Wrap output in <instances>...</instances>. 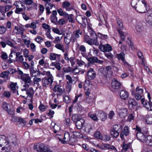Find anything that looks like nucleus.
I'll return each mask as SVG.
<instances>
[{
    "mask_svg": "<svg viewBox=\"0 0 152 152\" xmlns=\"http://www.w3.org/2000/svg\"><path fill=\"white\" fill-rule=\"evenodd\" d=\"M128 102L129 105H131L132 106H135L137 105V102L135 100L131 98H130L128 100Z\"/></svg>",
    "mask_w": 152,
    "mask_h": 152,
    "instance_id": "473e14b6",
    "label": "nucleus"
},
{
    "mask_svg": "<svg viewBox=\"0 0 152 152\" xmlns=\"http://www.w3.org/2000/svg\"><path fill=\"white\" fill-rule=\"evenodd\" d=\"M8 74H12L17 72V70L15 69H12L11 68H9L8 70H7Z\"/></svg>",
    "mask_w": 152,
    "mask_h": 152,
    "instance_id": "09e8293b",
    "label": "nucleus"
},
{
    "mask_svg": "<svg viewBox=\"0 0 152 152\" xmlns=\"http://www.w3.org/2000/svg\"><path fill=\"white\" fill-rule=\"evenodd\" d=\"M116 56L118 60H123L125 58V54L124 52H122L119 54H117Z\"/></svg>",
    "mask_w": 152,
    "mask_h": 152,
    "instance_id": "c756f323",
    "label": "nucleus"
},
{
    "mask_svg": "<svg viewBox=\"0 0 152 152\" xmlns=\"http://www.w3.org/2000/svg\"><path fill=\"white\" fill-rule=\"evenodd\" d=\"M44 9V6L40 4L39 5V13L40 15H41L43 13Z\"/></svg>",
    "mask_w": 152,
    "mask_h": 152,
    "instance_id": "0e129e2a",
    "label": "nucleus"
},
{
    "mask_svg": "<svg viewBox=\"0 0 152 152\" xmlns=\"http://www.w3.org/2000/svg\"><path fill=\"white\" fill-rule=\"evenodd\" d=\"M88 61L91 63H97L100 64H102L104 62L102 60H99L97 57H92L88 58H87Z\"/></svg>",
    "mask_w": 152,
    "mask_h": 152,
    "instance_id": "4468645a",
    "label": "nucleus"
},
{
    "mask_svg": "<svg viewBox=\"0 0 152 152\" xmlns=\"http://www.w3.org/2000/svg\"><path fill=\"white\" fill-rule=\"evenodd\" d=\"M33 77H36L39 76L40 75V72L37 70L33 71V72L31 73Z\"/></svg>",
    "mask_w": 152,
    "mask_h": 152,
    "instance_id": "a18cd8bd",
    "label": "nucleus"
},
{
    "mask_svg": "<svg viewBox=\"0 0 152 152\" xmlns=\"http://www.w3.org/2000/svg\"><path fill=\"white\" fill-rule=\"evenodd\" d=\"M129 130L128 127L127 126H125L124 128L123 131H122L120 134V137L122 139L124 140V135L127 136L129 134Z\"/></svg>",
    "mask_w": 152,
    "mask_h": 152,
    "instance_id": "2eb2a0df",
    "label": "nucleus"
},
{
    "mask_svg": "<svg viewBox=\"0 0 152 152\" xmlns=\"http://www.w3.org/2000/svg\"><path fill=\"white\" fill-rule=\"evenodd\" d=\"M10 142L8 137L3 135H0V147L10 145Z\"/></svg>",
    "mask_w": 152,
    "mask_h": 152,
    "instance_id": "0eeeda50",
    "label": "nucleus"
},
{
    "mask_svg": "<svg viewBox=\"0 0 152 152\" xmlns=\"http://www.w3.org/2000/svg\"><path fill=\"white\" fill-rule=\"evenodd\" d=\"M90 117L94 121H97L98 120V119L96 115L91 114L90 115Z\"/></svg>",
    "mask_w": 152,
    "mask_h": 152,
    "instance_id": "e2e57ef3",
    "label": "nucleus"
},
{
    "mask_svg": "<svg viewBox=\"0 0 152 152\" xmlns=\"http://www.w3.org/2000/svg\"><path fill=\"white\" fill-rule=\"evenodd\" d=\"M111 86L112 88L116 91L121 88V84L117 80L114 79L111 82Z\"/></svg>",
    "mask_w": 152,
    "mask_h": 152,
    "instance_id": "9b49d317",
    "label": "nucleus"
},
{
    "mask_svg": "<svg viewBox=\"0 0 152 152\" xmlns=\"http://www.w3.org/2000/svg\"><path fill=\"white\" fill-rule=\"evenodd\" d=\"M85 122L84 120L83 119H81L76 123V126L77 129H82L84 126Z\"/></svg>",
    "mask_w": 152,
    "mask_h": 152,
    "instance_id": "dca6fc26",
    "label": "nucleus"
},
{
    "mask_svg": "<svg viewBox=\"0 0 152 152\" xmlns=\"http://www.w3.org/2000/svg\"><path fill=\"white\" fill-rule=\"evenodd\" d=\"M43 39L40 36H38L35 39V41H36L37 43L39 44L42 42V40Z\"/></svg>",
    "mask_w": 152,
    "mask_h": 152,
    "instance_id": "680f3d73",
    "label": "nucleus"
},
{
    "mask_svg": "<svg viewBox=\"0 0 152 152\" xmlns=\"http://www.w3.org/2000/svg\"><path fill=\"white\" fill-rule=\"evenodd\" d=\"M17 85V83H14L12 82L10 85V87L11 89L12 92L13 93H16V86Z\"/></svg>",
    "mask_w": 152,
    "mask_h": 152,
    "instance_id": "cd10ccee",
    "label": "nucleus"
},
{
    "mask_svg": "<svg viewBox=\"0 0 152 152\" xmlns=\"http://www.w3.org/2000/svg\"><path fill=\"white\" fill-rule=\"evenodd\" d=\"M9 146L3 147L1 148V152H15L11 149V147Z\"/></svg>",
    "mask_w": 152,
    "mask_h": 152,
    "instance_id": "b1692460",
    "label": "nucleus"
},
{
    "mask_svg": "<svg viewBox=\"0 0 152 152\" xmlns=\"http://www.w3.org/2000/svg\"><path fill=\"white\" fill-rule=\"evenodd\" d=\"M111 129L120 132L122 129V127L120 124L115 125Z\"/></svg>",
    "mask_w": 152,
    "mask_h": 152,
    "instance_id": "bb28decb",
    "label": "nucleus"
},
{
    "mask_svg": "<svg viewBox=\"0 0 152 152\" xmlns=\"http://www.w3.org/2000/svg\"><path fill=\"white\" fill-rule=\"evenodd\" d=\"M145 19L146 23L150 25H152V16L149 15H146Z\"/></svg>",
    "mask_w": 152,
    "mask_h": 152,
    "instance_id": "393cba45",
    "label": "nucleus"
},
{
    "mask_svg": "<svg viewBox=\"0 0 152 152\" xmlns=\"http://www.w3.org/2000/svg\"><path fill=\"white\" fill-rule=\"evenodd\" d=\"M9 66V65L7 64V63L5 62H3L2 63V67L3 69H7L8 67Z\"/></svg>",
    "mask_w": 152,
    "mask_h": 152,
    "instance_id": "774afa93",
    "label": "nucleus"
},
{
    "mask_svg": "<svg viewBox=\"0 0 152 152\" xmlns=\"http://www.w3.org/2000/svg\"><path fill=\"white\" fill-rule=\"evenodd\" d=\"M143 92V89L139 87H137L135 91H131V94L134 96L137 100H139L142 99V95Z\"/></svg>",
    "mask_w": 152,
    "mask_h": 152,
    "instance_id": "423d86ee",
    "label": "nucleus"
},
{
    "mask_svg": "<svg viewBox=\"0 0 152 152\" xmlns=\"http://www.w3.org/2000/svg\"><path fill=\"white\" fill-rule=\"evenodd\" d=\"M58 139L62 143L64 144H66L68 142L71 144L74 143L77 141L76 138L72 137V135L70 136V134L68 132H65L63 139H60L59 137Z\"/></svg>",
    "mask_w": 152,
    "mask_h": 152,
    "instance_id": "f03ea898",
    "label": "nucleus"
},
{
    "mask_svg": "<svg viewBox=\"0 0 152 152\" xmlns=\"http://www.w3.org/2000/svg\"><path fill=\"white\" fill-rule=\"evenodd\" d=\"M63 7L66 9V10H70V9L68 8L70 5V3L68 1H65L63 2Z\"/></svg>",
    "mask_w": 152,
    "mask_h": 152,
    "instance_id": "f704fd0d",
    "label": "nucleus"
},
{
    "mask_svg": "<svg viewBox=\"0 0 152 152\" xmlns=\"http://www.w3.org/2000/svg\"><path fill=\"white\" fill-rule=\"evenodd\" d=\"M87 75L88 79L93 80L95 77L96 74L93 69L91 68L88 71Z\"/></svg>",
    "mask_w": 152,
    "mask_h": 152,
    "instance_id": "f8f14e48",
    "label": "nucleus"
},
{
    "mask_svg": "<svg viewBox=\"0 0 152 152\" xmlns=\"http://www.w3.org/2000/svg\"><path fill=\"white\" fill-rule=\"evenodd\" d=\"M143 25L140 23H138L136 26V29L137 32L140 33L142 32L143 29Z\"/></svg>",
    "mask_w": 152,
    "mask_h": 152,
    "instance_id": "a878e982",
    "label": "nucleus"
},
{
    "mask_svg": "<svg viewBox=\"0 0 152 152\" xmlns=\"http://www.w3.org/2000/svg\"><path fill=\"white\" fill-rule=\"evenodd\" d=\"M136 135L137 139L142 142L144 141L146 137L142 132H137Z\"/></svg>",
    "mask_w": 152,
    "mask_h": 152,
    "instance_id": "aec40b11",
    "label": "nucleus"
},
{
    "mask_svg": "<svg viewBox=\"0 0 152 152\" xmlns=\"http://www.w3.org/2000/svg\"><path fill=\"white\" fill-rule=\"evenodd\" d=\"M50 30L49 29L47 31L46 33V35L48 37L49 39H53V38L51 36V35L50 34Z\"/></svg>",
    "mask_w": 152,
    "mask_h": 152,
    "instance_id": "052dcab7",
    "label": "nucleus"
},
{
    "mask_svg": "<svg viewBox=\"0 0 152 152\" xmlns=\"http://www.w3.org/2000/svg\"><path fill=\"white\" fill-rule=\"evenodd\" d=\"M82 32L79 29H78L75 32V36L76 38H78L80 37V35H81Z\"/></svg>",
    "mask_w": 152,
    "mask_h": 152,
    "instance_id": "de8ad7c7",
    "label": "nucleus"
},
{
    "mask_svg": "<svg viewBox=\"0 0 152 152\" xmlns=\"http://www.w3.org/2000/svg\"><path fill=\"white\" fill-rule=\"evenodd\" d=\"M16 121L20 123H23L25 125L26 123V121L25 120V119L20 117H17L16 118Z\"/></svg>",
    "mask_w": 152,
    "mask_h": 152,
    "instance_id": "58836bf2",
    "label": "nucleus"
},
{
    "mask_svg": "<svg viewBox=\"0 0 152 152\" xmlns=\"http://www.w3.org/2000/svg\"><path fill=\"white\" fill-rule=\"evenodd\" d=\"M12 7V6L10 5H7V6H5V8L4 10H5V12H3V13H2V15L4 16V18H5V15L4 13L6 12H7L8 11L10 8Z\"/></svg>",
    "mask_w": 152,
    "mask_h": 152,
    "instance_id": "3c124183",
    "label": "nucleus"
},
{
    "mask_svg": "<svg viewBox=\"0 0 152 152\" xmlns=\"http://www.w3.org/2000/svg\"><path fill=\"white\" fill-rule=\"evenodd\" d=\"M45 6V7H49L50 9H51L53 7H55V5L52 3H46Z\"/></svg>",
    "mask_w": 152,
    "mask_h": 152,
    "instance_id": "69168bd1",
    "label": "nucleus"
},
{
    "mask_svg": "<svg viewBox=\"0 0 152 152\" xmlns=\"http://www.w3.org/2000/svg\"><path fill=\"white\" fill-rule=\"evenodd\" d=\"M58 13L60 16H65L66 14L67 13L66 12H64L62 9L60 8L57 10Z\"/></svg>",
    "mask_w": 152,
    "mask_h": 152,
    "instance_id": "4d7b16f0",
    "label": "nucleus"
},
{
    "mask_svg": "<svg viewBox=\"0 0 152 152\" xmlns=\"http://www.w3.org/2000/svg\"><path fill=\"white\" fill-rule=\"evenodd\" d=\"M21 79L24 82L25 84L31 83V81L28 74H24L21 76Z\"/></svg>",
    "mask_w": 152,
    "mask_h": 152,
    "instance_id": "ddd939ff",
    "label": "nucleus"
},
{
    "mask_svg": "<svg viewBox=\"0 0 152 152\" xmlns=\"http://www.w3.org/2000/svg\"><path fill=\"white\" fill-rule=\"evenodd\" d=\"M148 97L149 99V101L145 100L144 98H142L141 99V102L143 107L148 111H152V102H151V97L150 94L148 93Z\"/></svg>",
    "mask_w": 152,
    "mask_h": 152,
    "instance_id": "39448f33",
    "label": "nucleus"
},
{
    "mask_svg": "<svg viewBox=\"0 0 152 152\" xmlns=\"http://www.w3.org/2000/svg\"><path fill=\"white\" fill-rule=\"evenodd\" d=\"M50 20L52 23H54L55 25L58 24L57 18L56 16L51 15Z\"/></svg>",
    "mask_w": 152,
    "mask_h": 152,
    "instance_id": "4c0bfd02",
    "label": "nucleus"
},
{
    "mask_svg": "<svg viewBox=\"0 0 152 152\" xmlns=\"http://www.w3.org/2000/svg\"><path fill=\"white\" fill-rule=\"evenodd\" d=\"M117 23L120 29H121L123 28V24L122 20L120 19L117 20Z\"/></svg>",
    "mask_w": 152,
    "mask_h": 152,
    "instance_id": "5fc2aeb1",
    "label": "nucleus"
},
{
    "mask_svg": "<svg viewBox=\"0 0 152 152\" xmlns=\"http://www.w3.org/2000/svg\"><path fill=\"white\" fill-rule=\"evenodd\" d=\"M34 148L38 152H53L50 148L42 143H38L35 144Z\"/></svg>",
    "mask_w": 152,
    "mask_h": 152,
    "instance_id": "7ed1b4c3",
    "label": "nucleus"
},
{
    "mask_svg": "<svg viewBox=\"0 0 152 152\" xmlns=\"http://www.w3.org/2000/svg\"><path fill=\"white\" fill-rule=\"evenodd\" d=\"M104 145V148L108 149L113 150H114L115 152H117V151L115 147L113 145H111L109 144H105Z\"/></svg>",
    "mask_w": 152,
    "mask_h": 152,
    "instance_id": "c85d7f7f",
    "label": "nucleus"
},
{
    "mask_svg": "<svg viewBox=\"0 0 152 152\" xmlns=\"http://www.w3.org/2000/svg\"><path fill=\"white\" fill-rule=\"evenodd\" d=\"M99 48L101 51L103 52H109L112 50V46L108 44L104 45L101 44L99 45Z\"/></svg>",
    "mask_w": 152,
    "mask_h": 152,
    "instance_id": "9d476101",
    "label": "nucleus"
},
{
    "mask_svg": "<svg viewBox=\"0 0 152 152\" xmlns=\"http://www.w3.org/2000/svg\"><path fill=\"white\" fill-rule=\"evenodd\" d=\"M146 121L147 124H152V116H147L146 118Z\"/></svg>",
    "mask_w": 152,
    "mask_h": 152,
    "instance_id": "a19ab883",
    "label": "nucleus"
},
{
    "mask_svg": "<svg viewBox=\"0 0 152 152\" xmlns=\"http://www.w3.org/2000/svg\"><path fill=\"white\" fill-rule=\"evenodd\" d=\"M105 56L108 58L109 59L110 61L113 60V58L114 55L110 53H106L104 54Z\"/></svg>",
    "mask_w": 152,
    "mask_h": 152,
    "instance_id": "37998d69",
    "label": "nucleus"
},
{
    "mask_svg": "<svg viewBox=\"0 0 152 152\" xmlns=\"http://www.w3.org/2000/svg\"><path fill=\"white\" fill-rule=\"evenodd\" d=\"M94 39H93L94 42H93V44L96 46H98L99 45V43L97 41V36L96 34H94Z\"/></svg>",
    "mask_w": 152,
    "mask_h": 152,
    "instance_id": "864d4df0",
    "label": "nucleus"
},
{
    "mask_svg": "<svg viewBox=\"0 0 152 152\" xmlns=\"http://www.w3.org/2000/svg\"><path fill=\"white\" fill-rule=\"evenodd\" d=\"M23 86L24 88L22 89L21 91L23 92V93H26V94L27 95V97L25 99H26L28 97H29L32 99L34 93L33 88L29 87L28 84H25Z\"/></svg>",
    "mask_w": 152,
    "mask_h": 152,
    "instance_id": "20e7f679",
    "label": "nucleus"
},
{
    "mask_svg": "<svg viewBox=\"0 0 152 152\" xmlns=\"http://www.w3.org/2000/svg\"><path fill=\"white\" fill-rule=\"evenodd\" d=\"M11 95V93L9 91H5L4 92L3 95L7 98H9L10 97Z\"/></svg>",
    "mask_w": 152,
    "mask_h": 152,
    "instance_id": "bf43d9fd",
    "label": "nucleus"
},
{
    "mask_svg": "<svg viewBox=\"0 0 152 152\" xmlns=\"http://www.w3.org/2000/svg\"><path fill=\"white\" fill-rule=\"evenodd\" d=\"M110 137L109 135L105 134L102 136V138H101V140L106 142L110 140Z\"/></svg>",
    "mask_w": 152,
    "mask_h": 152,
    "instance_id": "ea45409f",
    "label": "nucleus"
},
{
    "mask_svg": "<svg viewBox=\"0 0 152 152\" xmlns=\"http://www.w3.org/2000/svg\"><path fill=\"white\" fill-rule=\"evenodd\" d=\"M72 135V137H74L76 138V137L79 138L83 137V135L79 132H75Z\"/></svg>",
    "mask_w": 152,
    "mask_h": 152,
    "instance_id": "79ce46f5",
    "label": "nucleus"
},
{
    "mask_svg": "<svg viewBox=\"0 0 152 152\" xmlns=\"http://www.w3.org/2000/svg\"><path fill=\"white\" fill-rule=\"evenodd\" d=\"M94 137L99 140H101V138H102V136L99 131H97L95 133Z\"/></svg>",
    "mask_w": 152,
    "mask_h": 152,
    "instance_id": "c03bdc74",
    "label": "nucleus"
},
{
    "mask_svg": "<svg viewBox=\"0 0 152 152\" xmlns=\"http://www.w3.org/2000/svg\"><path fill=\"white\" fill-rule=\"evenodd\" d=\"M66 77L67 80H69L67 82V85H69V84H71L72 83V80L71 77V76L69 75H66Z\"/></svg>",
    "mask_w": 152,
    "mask_h": 152,
    "instance_id": "49530a36",
    "label": "nucleus"
},
{
    "mask_svg": "<svg viewBox=\"0 0 152 152\" xmlns=\"http://www.w3.org/2000/svg\"><path fill=\"white\" fill-rule=\"evenodd\" d=\"M119 132L111 129L110 130L111 135L114 137H116L118 136Z\"/></svg>",
    "mask_w": 152,
    "mask_h": 152,
    "instance_id": "e433bc0d",
    "label": "nucleus"
},
{
    "mask_svg": "<svg viewBox=\"0 0 152 152\" xmlns=\"http://www.w3.org/2000/svg\"><path fill=\"white\" fill-rule=\"evenodd\" d=\"M65 16L67 17L68 20L69 22H73V18L72 16H73V15L72 14L69 15L68 14L66 13Z\"/></svg>",
    "mask_w": 152,
    "mask_h": 152,
    "instance_id": "8fccbe9b",
    "label": "nucleus"
},
{
    "mask_svg": "<svg viewBox=\"0 0 152 152\" xmlns=\"http://www.w3.org/2000/svg\"><path fill=\"white\" fill-rule=\"evenodd\" d=\"M9 106L8 104L5 102H4L3 103L2 107L4 110L9 112L10 111V110L9 107Z\"/></svg>",
    "mask_w": 152,
    "mask_h": 152,
    "instance_id": "72a5a7b5",
    "label": "nucleus"
},
{
    "mask_svg": "<svg viewBox=\"0 0 152 152\" xmlns=\"http://www.w3.org/2000/svg\"><path fill=\"white\" fill-rule=\"evenodd\" d=\"M97 116L102 121H104L107 118V116L106 114L104 112L102 111H98Z\"/></svg>",
    "mask_w": 152,
    "mask_h": 152,
    "instance_id": "a211bd4d",
    "label": "nucleus"
},
{
    "mask_svg": "<svg viewBox=\"0 0 152 152\" xmlns=\"http://www.w3.org/2000/svg\"><path fill=\"white\" fill-rule=\"evenodd\" d=\"M53 82V79L51 77L43 78L42 80L43 87L46 88L48 86H51Z\"/></svg>",
    "mask_w": 152,
    "mask_h": 152,
    "instance_id": "1a4fd4ad",
    "label": "nucleus"
},
{
    "mask_svg": "<svg viewBox=\"0 0 152 152\" xmlns=\"http://www.w3.org/2000/svg\"><path fill=\"white\" fill-rule=\"evenodd\" d=\"M131 5L135 10L140 13H144L147 11L146 5H143L140 0H132Z\"/></svg>",
    "mask_w": 152,
    "mask_h": 152,
    "instance_id": "f257e3e1",
    "label": "nucleus"
},
{
    "mask_svg": "<svg viewBox=\"0 0 152 152\" xmlns=\"http://www.w3.org/2000/svg\"><path fill=\"white\" fill-rule=\"evenodd\" d=\"M41 80L40 78L35 77L33 79V81L34 84H37V83Z\"/></svg>",
    "mask_w": 152,
    "mask_h": 152,
    "instance_id": "338daca9",
    "label": "nucleus"
},
{
    "mask_svg": "<svg viewBox=\"0 0 152 152\" xmlns=\"http://www.w3.org/2000/svg\"><path fill=\"white\" fill-rule=\"evenodd\" d=\"M9 75L7 71H5L2 72L0 74V77L2 78L6 79L8 80Z\"/></svg>",
    "mask_w": 152,
    "mask_h": 152,
    "instance_id": "7c9ffc66",
    "label": "nucleus"
},
{
    "mask_svg": "<svg viewBox=\"0 0 152 152\" xmlns=\"http://www.w3.org/2000/svg\"><path fill=\"white\" fill-rule=\"evenodd\" d=\"M76 63L79 66H82L84 64H85V62L83 61L78 59H76Z\"/></svg>",
    "mask_w": 152,
    "mask_h": 152,
    "instance_id": "6e6d98bb",
    "label": "nucleus"
},
{
    "mask_svg": "<svg viewBox=\"0 0 152 152\" xmlns=\"http://www.w3.org/2000/svg\"><path fill=\"white\" fill-rule=\"evenodd\" d=\"M120 97L124 100L127 99L129 96L128 93L126 91L122 90L120 93Z\"/></svg>",
    "mask_w": 152,
    "mask_h": 152,
    "instance_id": "412c9836",
    "label": "nucleus"
},
{
    "mask_svg": "<svg viewBox=\"0 0 152 152\" xmlns=\"http://www.w3.org/2000/svg\"><path fill=\"white\" fill-rule=\"evenodd\" d=\"M39 108L40 111H44L47 109V107L43 104H40L39 106Z\"/></svg>",
    "mask_w": 152,
    "mask_h": 152,
    "instance_id": "13d9d810",
    "label": "nucleus"
},
{
    "mask_svg": "<svg viewBox=\"0 0 152 152\" xmlns=\"http://www.w3.org/2000/svg\"><path fill=\"white\" fill-rule=\"evenodd\" d=\"M6 29L4 26H0V34H3L6 32Z\"/></svg>",
    "mask_w": 152,
    "mask_h": 152,
    "instance_id": "603ef678",
    "label": "nucleus"
},
{
    "mask_svg": "<svg viewBox=\"0 0 152 152\" xmlns=\"http://www.w3.org/2000/svg\"><path fill=\"white\" fill-rule=\"evenodd\" d=\"M94 128L90 124H88L85 127V131L87 132H89L92 131Z\"/></svg>",
    "mask_w": 152,
    "mask_h": 152,
    "instance_id": "c9c22d12",
    "label": "nucleus"
},
{
    "mask_svg": "<svg viewBox=\"0 0 152 152\" xmlns=\"http://www.w3.org/2000/svg\"><path fill=\"white\" fill-rule=\"evenodd\" d=\"M54 91L55 92L58 91L59 93L57 94V96L61 95L64 92V91L61 88L60 86L59 85H56L54 86Z\"/></svg>",
    "mask_w": 152,
    "mask_h": 152,
    "instance_id": "6ab92c4d",
    "label": "nucleus"
},
{
    "mask_svg": "<svg viewBox=\"0 0 152 152\" xmlns=\"http://www.w3.org/2000/svg\"><path fill=\"white\" fill-rule=\"evenodd\" d=\"M60 56V55L55 53H51L50 54L49 58L51 60H55L56 59V58H59Z\"/></svg>",
    "mask_w": 152,
    "mask_h": 152,
    "instance_id": "5701e85b",
    "label": "nucleus"
},
{
    "mask_svg": "<svg viewBox=\"0 0 152 152\" xmlns=\"http://www.w3.org/2000/svg\"><path fill=\"white\" fill-rule=\"evenodd\" d=\"M8 140H10V141L12 143L14 144L15 145H16L18 144L17 142L18 140L16 138V136L15 135L12 134L10 136L8 137Z\"/></svg>",
    "mask_w": 152,
    "mask_h": 152,
    "instance_id": "f3484780",
    "label": "nucleus"
},
{
    "mask_svg": "<svg viewBox=\"0 0 152 152\" xmlns=\"http://www.w3.org/2000/svg\"><path fill=\"white\" fill-rule=\"evenodd\" d=\"M81 119V117H80V116L78 114H74L72 116V121L75 122H76Z\"/></svg>",
    "mask_w": 152,
    "mask_h": 152,
    "instance_id": "2f4dec72",
    "label": "nucleus"
},
{
    "mask_svg": "<svg viewBox=\"0 0 152 152\" xmlns=\"http://www.w3.org/2000/svg\"><path fill=\"white\" fill-rule=\"evenodd\" d=\"M76 19L79 23L81 24L83 26H86L87 19L85 16L78 15L76 17Z\"/></svg>",
    "mask_w": 152,
    "mask_h": 152,
    "instance_id": "6e6552de",
    "label": "nucleus"
},
{
    "mask_svg": "<svg viewBox=\"0 0 152 152\" xmlns=\"http://www.w3.org/2000/svg\"><path fill=\"white\" fill-rule=\"evenodd\" d=\"M128 111L126 109H121L119 113V116L122 118H124L127 115Z\"/></svg>",
    "mask_w": 152,
    "mask_h": 152,
    "instance_id": "4be33fe9",
    "label": "nucleus"
}]
</instances>
